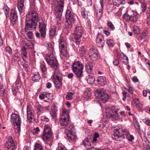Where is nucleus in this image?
I'll return each instance as SVG.
<instances>
[{
  "mask_svg": "<svg viewBox=\"0 0 150 150\" xmlns=\"http://www.w3.org/2000/svg\"><path fill=\"white\" fill-rule=\"evenodd\" d=\"M38 15L37 12L33 11L29 12L26 15L24 30L25 32L28 30H35L36 28L37 22H38V28L42 38L46 36V24L43 20L38 19Z\"/></svg>",
  "mask_w": 150,
  "mask_h": 150,
  "instance_id": "1",
  "label": "nucleus"
},
{
  "mask_svg": "<svg viewBox=\"0 0 150 150\" xmlns=\"http://www.w3.org/2000/svg\"><path fill=\"white\" fill-rule=\"evenodd\" d=\"M129 134L128 131L126 129L119 128L114 130L112 137L114 140L120 141L125 138V137H126L127 138L129 137L128 138V140L129 141H131L134 139V137L132 135H129Z\"/></svg>",
  "mask_w": 150,
  "mask_h": 150,
  "instance_id": "2",
  "label": "nucleus"
},
{
  "mask_svg": "<svg viewBox=\"0 0 150 150\" xmlns=\"http://www.w3.org/2000/svg\"><path fill=\"white\" fill-rule=\"evenodd\" d=\"M59 41L60 57L63 58L67 57L68 56V52L67 50V43L66 38L61 37Z\"/></svg>",
  "mask_w": 150,
  "mask_h": 150,
  "instance_id": "3",
  "label": "nucleus"
},
{
  "mask_svg": "<svg viewBox=\"0 0 150 150\" xmlns=\"http://www.w3.org/2000/svg\"><path fill=\"white\" fill-rule=\"evenodd\" d=\"M83 67V65L80 62L76 61L73 64L72 70L77 78H79L82 77Z\"/></svg>",
  "mask_w": 150,
  "mask_h": 150,
  "instance_id": "4",
  "label": "nucleus"
},
{
  "mask_svg": "<svg viewBox=\"0 0 150 150\" xmlns=\"http://www.w3.org/2000/svg\"><path fill=\"white\" fill-rule=\"evenodd\" d=\"M11 121L13 124V128L16 133H18L20 131L21 119L19 116L16 114H12L11 116Z\"/></svg>",
  "mask_w": 150,
  "mask_h": 150,
  "instance_id": "5",
  "label": "nucleus"
},
{
  "mask_svg": "<svg viewBox=\"0 0 150 150\" xmlns=\"http://www.w3.org/2000/svg\"><path fill=\"white\" fill-rule=\"evenodd\" d=\"M65 18L66 21L65 23V27L68 29H70L72 27V24L76 21L75 17L71 13L70 10L68 9L66 10Z\"/></svg>",
  "mask_w": 150,
  "mask_h": 150,
  "instance_id": "6",
  "label": "nucleus"
},
{
  "mask_svg": "<svg viewBox=\"0 0 150 150\" xmlns=\"http://www.w3.org/2000/svg\"><path fill=\"white\" fill-rule=\"evenodd\" d=\"M106 116L107 118H111L112 121H115L121 118L113 106L110 107L107 110Z\"/></svg>",
  "mask_w": 150,
  "mask_h": 150,
  "instance_id": "7",
  "label": "nucleus"
},
{
  "mask_svg": "<svg viewBox=\"0 0 150 150\" xmlns=\"http://www.w3.org/2000/svg\"><path fill=\"white\" fill-rule=\"evenodd\" d=\"M45 59L48 64L54 69H57V61L53 53H50L47 55L45 57Z\"/></svg>",
  "mask_w": 150,
  "mask_h": 150,
  "instance_id": "8",
  "label": "nucleus"
},
{
  "mask_svg": "<svg viewBox=\"0 0 150 150\" xmlns=\"http://www.w3.org/2000/svg\"><path fill=\"white\" fill-rule=\"evenodd\" d=\"M74 33V40L78 44L81 41V38L83 33V29L81 26H78L75 27Z\"/></svg>",
  "mask_w": 150,
  "mask_h": 150,
  "instance_id": "9",
  "label": "nucleus"
},
{
  "mask_svg": "<svg viewBox=\"0 0 150 150\" xmlns=\"http://www.w3.org/2000/svg\"><path fill=\"white\" fill-rule=\"evenodd\" d=\"M96 96L102 100V101L105 102L109 98L108 95L106 93L105 91L103 88H99L96 91Z\"/></svg>",
  "mask_w": 150,
  "mask_h": 150,
  "instance_id": "10",
  "label": "nucleus"
},
{
  "mask_svg": "<svg viewBox=\"0 0 150 150\" xmlns=\"http://www.w3.org/2000/svg\"><path fill=\"white\" fill-rule=\"evenodd\" d=\"M69 116L67 111L64 110L59 120V122L61 126H65L67 125L69 122Z\"/></svg>",
  "mask_w": 150,
  "mask_h": 150,
  "instance_id": "11",
  "label": "nucleus"
},
{
  "mask_svg": "<svg viewBox=\"0 0 150 150\" xmlns=\"http://www.w3.org/2000/svg\"><path fill=\"white\" fill-rule=\"evenodd\" d=\"M52 133L51 129L48 125L45 126L44 132L42 137L43 140L44 141H49L52 137Z\"/></svg>",
  "mask_w": 150,
  "mask_h": 150,
  "instance_id": "12",
  "label": "nucleus"
},
{
  "mask_svg": "<svg viewBox=\"0 0 150 150\" xmlns=\"http://www.w3.org/2000/svg\"><path fill=\"white\" fill-rule=\"evenodd\" d=\"M52 79L55 85H61L62 84V77L61 74L59 73L57 70H55L54 72V74L52 76Z\"/></svg>",
  "mask_w": 150,
  "mask_h": 150,
  "instance_id": "13",
  "label": "nucleus"
},
{
  "mask_svg": "<svg viewBox=\"0 0 150 150\" xmlns=\"http://www.w3.org/2000/svg\"><path fill=\"white\" fill-rule=\"evenodd\" d=\"M5 146L8 150H15V143L11 137L9 136L6 137Z\"/></svg>",
  "mask_w": 150,
  "mask_h": 150,
  "instance_id": "14",
  "label": "nucleus"
},
{
  "mask_svg": "<svg viewBox=\"0 0 150 150\" xmlns=\"http://www.w3.org/2000/svg\"><path fill=\"white\" fill-rule=\"evenodd\" d=\"M103 6L104 5L103 0H100V3L98 4L95 7L96 13V18L98 20H99L102 16Z\"/></svg>",
  "mask_w": 150,
  "mask_h": 150,
  "instance_id": "15",
  "label": "nucleus"
},
{
  "mask_svg": "<svg viewBox=\"0 0 150 150\" xmlns=\"http://www.w3.org/2000/svg\"><path fill=\"white\" fill-rule=\"evenodd\" d=\"M89 57L90 59L93 61L96 60L98 58V52L97 50L94 48L90 50L89 52Z\"/></svg>",
  "mask_w": 150,
  "mask_h": 150,
  "instance_id": "16",
  "label": "nucleus"
},
{
  "mask_svg": "<svg viewBox=\"0 0 150 150\" xmlns=\"http://www.w3.org/2000/svg\"><path fill=\"white\" fill-rule=\"evenodd\" d=\"M96 41L97 45L99 47H103L104 44V40L103 35L98 33L97 35Z\"/></svg>",
  "mask_w": 150,
  "mask_h": 150,
  "instance_id": "17",
  "label": "nucleus"
},
{
  "mask_svg": "<svg viewBox=\"0 0 150 150\" xmlns=\"http://www.w3.org/2000/svg\"><path fill=\"white\" fill-rule=\"evenodd\" d=\"M63 10V9L58 8H57L55 10L56 19L58 23H60L61 22Z\"/></svg>",
  "mask_w": 150,
  "mask_h": 150,
  "instance_id": "18",
  "label": "nucleus"
},
{
  "mask_svg": "<svg viewBox=\"0 0 150 150\" xmlns=\"http://www.w3.org/2000/svg\"><path fill=\"white\" fill-rule=\"evenodd\" d=\"M10 21L11 23L14 25L17 20V15L16 11L14 9L11 10L10 13Z\"/></svg>",
  "mask_w": 150,
  "mask_h": 150,
  "instance_id": "19",
  "label": "nucleus"
},
{
  "mask_svg": "<svg viewBox=\"0 0 150 150\" xmlns=\"http://www.w3.org/2000/svg\"><path fill=\"white\" fill-rule=\"evenodd\" d=\"M43 107L40 105L38 104L35 107V111L38 117L42 115L44 112Z\"/></svg>",
  "mask_w": 150,
  "mask_h": 150,
  "instance_id": "20",
  "label": "nucleus"
},
{
  "mask_svg": "<svg viewBox=\"0 0 150 150\" xmlns=\"http://www.w3.org/2000/svg\"><path fill=\"white\" fill-rule=\"evenodd\" d=\"M27 52H26V48L24 47H21V56L23 60L25 62H28L29 61V59L27 56Z\"/></svg>",
  "mask_w": 150,
  "mask_h": 150,
  "instance_id": "21",
  "label": "nucleus"
},
{
  "mask_svg": "<svg viewBox=\"0 0 150 150\" xmlns=\"http://www.w3.org/2000/svg\"><path fill=\"white\" fill-rule=\"evenodd\" d=\"M50 37L51 38H53L56 35V28L54 25H52L49 31Z\"/></svg>",
  "mask_w": 150,
  "mask_h": 150,
  "instance_id": "22",
  "label": "nucleus"
},
{
  "mask_svg": "<svg viewBox=\"0 0 150 150\" xmlns=\"http://www.w3.org/2000/svg\"><path fill=\"white\" fill-rule=\"evenodd\" d=\"M24 0H18L17 7L20 13H22L24 7Z\"/></svg>",
  "mask_w": 150,
  "mask_h": 150,
  "instance_id": "23",
  "label": "nucleus"
},
{
  "mask_svg": "<svg viewBox=\"0 0 150 150\" xmlns=\"http://www.w3.org/2000/svg\"><path fill=\"white\" fill-rule=\"evenodd\" d=\"M41 78L40 74L38 72H34L32 76V80L34 82H38Z\"/></svg>",
  "mask_w": 150,
  "mask_h": 150,
  "instance_id": "24",
  "label": "nucleus"
},
{
  "mask_svg": "<svg viewBox=\"0 0 150 150\" xmlns=\"http://www.w3.org/2000/svg\"><path fill=\"white\" fill-rule=\"evenodd\" d=\"M85 68L86 72L88 73L91 72L93 69V64L90 62H88L86 64Z\"/></svg>",
  "mask_w": 150,
  "mask_h": 150,
  "instance_id": "25",
  "label": "nucleus"
},
{
  "mask_svg": "<svg viewBox=\"0 0 150 150\" xmlns=\"http://www.w3.org/2000/svg\"><path fill=\"white\" fill-rule=\"evenodd\" d=\"M98 83L101 86L105 85L106 83V80L105 77L103 76H99L97 80Z\"/></svg>",
  "mask_w": 150,
  "mask_h": 150,
  "instance_id": "26",
  "label": "nucleus"
},
{
  "mask_svg": "<svg viewBox=\"0 0 150 150\" xmlns=\"http://www.w3.org/2000/svg\"><path fill=\"white\" fill-rule=\"evenodd\" d=\"M72 127L73 126H71V128H70V129L68 131V132L67 133V137L71 140L74 139L76 137L75 133H73L71 130Z\"/></svg>",
  "mask_w": 150,
  "mask_h": 150,
  "instance_id": "27",
  "label": "nucleus"
},
{
  "mask_svg": "<svg viewBox=\"0 0 150 150\" xmlns=\"http://www.w3.org/2000/svg\"><path fill=\"white\" fill-rule=\"evenodd\" d=\"M149 0H139L141 4V7L142 11L143 12H144L146 8V4H147L149 1Z\"/></svg>",
  "mask_w": 150,
  "mask_h": 150,
  "instance_id": "28",
  "label": "nucleus"
},
{
  "mask_svg": "<svg viewBox=\"0 0 150 150\" xmlns=\"http://www.w3.org/2000/svg\"><path fill=\"white\" fill-rule=\"evenodd\" d=\"M40 69L43 74H44V77H47V68L46 65L44 64H41L40 65Z\"/></svg>",
  "mask_w": 150,
  "mask_h": 150,
  "instance_id": "29",
  "label": "nucleus"
},
{
  "mask_svg": "<svg viewBox=\"0 0 150 150\" xmlns=\"http://www.w3.org/2000/svg\"><path fill=\"white\" fill-rule=\"evenodd\" d=\"M114 5L113 4H107L106 7V11L108 12H112L115 8Z\"/></svg>",
  "mask_w": 150,
  "mask_h": 150,
  "instance_id": "30",
  "label": "nucleus"
},
{
  "mask_svg": "<svg viewBox=\"0 0 150 150\" xmlns=\"http://www.w3.org/2000/svg\"><path fill=\"white\" fill-rule=\"evenodd\" d=\"M132 30L134 34L138 35L140 33L141 29L139 27L134 25L132 28Z\"/></svg>",
  "mask_w": 150,
  "mask_h": 150,
  "instance_id": "31",
  "label": "nucleus"
},
{
  "mask_svg": "<svg viewBox=\"0 0 150 150\" xmlns=\"http://www.w3.org/2000/svg\"><path fill=\"white\" fill-rule=\"evenodd\" d=\"M137 15L138 13L137 12H134L133 14L130 15V21L133 22H136L138 20Z\"/></svg>",
  "mask_w": 150,
  "mask_h": 150,
  "instance_id": "32",
  "label": "nucleus"
},
{
  "mask_svg": "<svg viewBox=\"0 0 150 150\" xmlns=\"http://www.w3.org/2000/svg\"><path fill=\"white\" fill-rule=\"evenodd\" d=\"M83 145L85 147L88 149V150H89L90 148H91L89 147L91 146V143L88 138H86L83 141Z\"/></svg>",
  "mask_w": 150,
  "mask_h": 150,
  "instance_id": "33",
  "label": "nucleus"
},
{
  "mask_svg": "<svg viewBox=\"0 0 150 150\" xmlns=\"http://www.w3.org/2000/svg\"><path fill=\"white\" fill-rule=\"evenodd\" d=\"M95 81V78L92 76L88 75L87 79V81L88 83L91 85L94 84Z\"/></svg>",
  "mask_w": 150,
  "mask_h": 150,
  "instance_id": "34",
  "label": "nucleus"
},
{
  "mask_svg": "<svg viewBox=\"0 0 150 150\" xmlns=\"http://www.w3.org/2000/svg\"><path fill=\"white\" fill-rule=\"evenodd\" d=\"M81 14L83 18L86 19L88 18V15L86 13L85 8L83 7L81 9Z\"/></svg>",
  "mask_w": 150,
  "mask_h": 150,
  "instance_id": "35",
  "label": "nucleus"
},
{
  "mask_svg": "<svg viewBox=\"0 0 150 150\" xmlns=\"http://www.w3.org/2000/svg\"><path fill=\"white\" fill-rule=\"evenodd\" d=\"M107 43L109 47H112L115 44V42L113 39H110L107 40Z\"/></svg>",
  "mask_w": 150,
  "mask_h": 150,
  "instance_id": "36",
  "label": "nucleus"
},
{
  "mask_svg": "<svg viewBox=\"0 0 150 150\" xmlns=\"http://www.w3.org/2000/svg\"><path fill=\"white\" fill-rule=\"evenodd\" d=\"M148 33V31L147 30H144L142 33L141 35L139 37L141 40L144 39L147 36Z\"/></svg>",
  "mask_w": 150,
  "mask_h": 150,
  "instance_id": "37",
  "label": "nucleus"
},
{
  "mask_svg": "<svg viewBox=\"0 0 150 150\" xmlns=\"http://www.w3.org/2000/svg\"><path fill=\"white\" fill-rule=\"evenodd\" d=\"M58 4V6L57 8L63 9L64 7V0H57Z\"/></svg>",
  "mask_w": 150,
  "mask_h": 150,
  "instance_id": "38",
  "label": "nucleus"
},
{
  "mask_svg": "<svg viewBox=\"0 0 150 150\" xmlns=\"http://www.w3.org/2000/svg\"><path fill=\"white\" fill-rule=\"evenodd\" d=\"M27 119L28 120H31L33 119L34 116V113L33 112H31L27 113Z\"/></svg>",
  "mask_w": 150,
  "mask_h": 150,
  "instance_id": "39",
  "label": "nucleus"
},
{
  "mask_svg": "<svg viewBox=\"0 0 150 150\" xmlns=\"http://www.w3.org/2000/svg\"><path fill=\"white\" fill-rule=\"evenodd\" d=\"M145 143L143 144L145 150H150V143L148 141H145Z\"/></svg>",
  "mask_w": 150,
  "mask_h": 150,
  "instance_id": "40",
  "label": "nucleus"
},
{
  "mask_svg": "<svg viewBox=\"0 0 150 150\" xmlns=\"http://www.w3.org/2000/svg\"><path fill=\"white\" fill-rule=\"evenodd\" d=\"M79 52L80 55L81 56H83L85 54L86 50L84 46H82L80 48L79 50Z\"/></svg>",
  "mask_w": 150,
  "mask_h": 150,
  "instance_id": "41",
  "label": "nucleus"
},
{
  "mask_svg": "<svg viewBox=\"0 0 150 150\" xmlns=\"http://www.w3.org/2000/svg\"><path fill=\"white\" fill-rule=\"evenodd\" d=\"M122 53L124 55V56L122 57V59L123 60V63L125 64H127L129 63L128 58L124 53Z\"/></svg>",
  "mask_w": 150,
  "mask_h": 150,
  "instance_id": "42",
  "label": "nucleus"
},
{
  "mask_svg": "<svg viewBox=\"0 0 150 150\" xmlns=\"http://www.w3.org/2000/svg\"><path fill=\"white\" fill-rule=\"evenodd\" d=\"M113 4L115 6H118L123 3V0H112Z\"/></svg>",
  "mask_w": 150,
  "mask_h": 150,
  "instance_id": "43",
  "label": "nucleus"
},
{
  "mask_svg": "<svg viewBox=\"0 0 150 150\" xmlns=\"http://www.w3.org/2000/svg\"><path fill=\"white\" fill-rule=\"evenodd\" d=\"M74 93L71 92H68L65 96V98L67 100H70L72 99V96L74 94Z\"/></svg>",
  "mask_w": 150,
  "mask_h": 150,
  "instance_id": "44",
  "label": "nucleus"
},
{
  "mask_svg": "<svg viewBox=\"0 0 150 150\" xmlns=\"http://www.w3.org/2000/svg\"><path fill=\"white\" fill-rule=\"evenodd\" d=\"M47 95V94H45L44 93H42L40 95L39 97L40 99L46 101H47V100L45 99V98H48Z\"/></svg>",
  "mask_w": 150,
  "mask_h": 150,
  "instance_id": "45",
  "label": "nucleus"
},
{
  "mask_svg": "<svg viewBox=\"0 0 150 150\" xmlns=\"http://www.w3.org/2000/svg\"><path fill=\"white\" fill-rule=\"evenodd\" d=\"M34 149L35 150H43V148L40 144L36 143L35 144Z\"/></svg>",
  "mask_w": 150,
  "mask_h": 150,
  "instance_id": "46",
  "label": "nucleus"
},
{
  "mask_svg": "<svg viewBox=\"0 0 150 150\" xmlns=\"http://www.w3.org/2000/svg\"><path fill=\"white\" fill-rule=\"evenodd\" d=\"M46 47H47V49L52 52L51 53H53L54 50L53 47L52 45L50 43L47 44Z\"/></svg>",
  "mask_w": 150,
  "mask_h": 150,
  "instance_id": "47",
  "label": "nucleus"
},
{
  "mask_svg": "<svg viewBox=\"0 0 150 150\" xmlns=\"http://www.w3.org/2000/svg\"><path fill=\"white\" fill-rule=\"evenodd\" d=\"M99 137V134L97 132H95L94 134V136L93 137V139L92 141V142L93 143H94L96 142L97 141V138H98Z\"/></svg>",
  "mask_w": 150,
  "mask_h": 150,
  "instance_id": "48",
  "label": "nucleus"
},
{
  "mask_svg": "<svg viewBox=\"0 0 150 150\" xmlns=\"http://www.w3.org/2000/svg\"><path fill=\"white\" fill-rule=\"evenodd\" d=\"M4 11V13L5 16L6 18L8 16L9 12V8L7 6H5L3 8Z\"/></svg>",
  "mask_w": 150,
  "mask_h": 150,
  "instance_id": "49",
  "label": "nucleus"
},
{
  "mask_svg": "<svg viewBox=\"0 0 150 150\" xmlns=\"http://www.w3.org/2000/svg\"><path fill=\"white\" fill-rule=\"evenodd\" d=\"M134 125L136 129L139 132L140 131V125L139 122L137 121L134 122Z\"/></svg>",
  "mask_w": 150,
  "mask_h": 150,
  "instance_id": "50",
  "label": "nucleus"
},
{
  "mask_svg": "<svg viewBox=\"0 0 150 150\" xmlns=\"http://www.w3.org/2000/svg\"><path fill=\"white\" fill-rule=\"evenodd\" d=\"M108 27L110 28L111 30H113L115 29V28L112 23L110 21H108L107 24Z\"/></svg>",
  "mask_w": 150,
  "mask_h": 150,
  "instance_id": "51",
  "label": "nucleus"
},
{
  "mask_svg": "<svg viewBox=\"0 0 150 150\" xmlns=\"http://www.w3.org/2000/svg\"><path fill=\"white\" fill-rule=\"evenodd\" d=\"M56 150H67L64 146L61 144H59Z\"/></svg>",
  "mask_w": 150,
  "mask_h": 150,
  "instance_id": "52",
  "label": "nucleus"
},
{
  "mask_svg": "<svg viewBox=\"0 0 150 150\" xmlns=\"http://www.w3.org/2000/svg\"><path fill=\"white\" fill-rule=\"evenodd\" d=\"M41 120L42 122H43V123L48 122L49 120V119L45 116H42L41 117Z\"/></svg>",
  "mask_w": 150,
  "mask_h": 150,
  "instance_id": "53",
  "label": "nucleus"
},
{
  "mask_svg": "<svg viewBox=\"0 0 150 150\" xmlns=\"http://www.w3.org/2000/svg\"><path fill=\"white\" fill-rule=\"evenodd\" d=\"M5 50L9 54L11 55L12 54V49L9 46H7L5 48Z\"/></svg>",
  "mask_w": 150,
  "mask_h": 150,
  "instance_id": "54",
  "label": "nucleus"
},
{
  "mask_svg": "<svg viewBox=\"0 0 150 150\" xmlns=\"http://www.w3.org/2000/svg\"><path fill=\"white\" fill-rule=\"evenodd\" d=\"M22 65L24 69L27 72L29 71L30 69V67L25 64H23Z\"/></svg>",
  "mask_w": 150,
  "mask_h": 150,
  "instance_id": "55",
  "label": "nucleus"
},
{
  "mask_svg": "<svg viewBox=\"0 0 150 150\" xmlns=\"http://www.w3.org/2000/svg\"><path fill=\"white\" fill-rule=\"evenodd\" d=\"M123 18L126 21H130V15H129L128 14H125L123 15Z\"/></svg>",
  "mask_w": 150,
  "mask_h": 150,
  "instance_id": "56",
  "label": "nucleus"
},
{
  "mask_svg": "<svg viewBox=\"0 0 150 150\" xmlns=\"http://www.w3.org/2000/svg\"><path fill=\"white\" fill-rule=\"evenodd\" d=\"M91 92L89 90L85 91L84 93V95L85 96H87L88 97H90L91 96Z\"/></svg>",
  "mask_w": 150,
  "mask_h": 150,
  "instance_id": "57",
  "label": "nucleus"
},
{
  "mask_svg": "<svg viewBox=\"0 0 150 150\" xmlns=\"http://www.w3.org/2000/svg\"><path fill=\"white\" fill-rule=\"evenodd\" d=\"M144 122L147 125L150 126V119L149 118H145L144 120Z\"/></svg>",
  "mask_w": 150,
  "mask_h": 150,
  "instance_id": "58",
  "label": "nucleus"
},
{
  "mask_svg": "<svg viewBox=\"0 0 150 150\" xmlns=\"http://www.w3.org/2000/svg\"><path fill=\"white\" fill-rule=\"evenodd\" d=\"M26 46L28 47V48L32 49L34 48V45L32 43H30V44L26 43Z\"/></svg>",
  "mask_w": 150,
  "mask_h": 150,
  "instance_id": "59",
  "label": "nucleus"
},
{
  "mask_svg": "<svg viewBox=\"0 0 150 150\" xmlns=\"http://www.w3.org/2000/svg\"><path fill=\"white\" fill-rule=\"evenodd\" d=\"M7 18L6 16H0V21L1 23H4Z\"/></svg>",
  "mask_w": 150,
  "mask_h": 150,
  "instance_id": "60",
  "label": "nucleus"
},
{
  "mask_svg": "<svg viewBox=\"0 0 150 150\" xmlns=\"http://www.w3.org/2000/svg\"><path fill=\"white\" fill-rule=\"evenodd\" d=\"M27 35L30 39H32L33 38V33L32 32H28L27 34Z\"/></svg>",
  "mask_w": 150,
  "mask_h": 150,
  "instance_id": "61",
  "label": "nucleus"
},
{
  "mask_svg": "<svg viewBox=\"0 0 150 150\" xmlns=\"http://www.w3.org/2000/svg\"><path fill=\"white\" fill-rule=\"evenodd\" d=\"M86 26L87 28L88 29H90L91 28V25L89 21H87L86 24Z\"/></svg>",
  "mask_w": 150,
  "mask_h": 150,
  "instance_id": "62",
  "label": "nucleus"
},
{
  "mask_svg": "<svg viewBox=\"0 0 150 150\" xmlns=\"http://www.w3.org/2000/svg\"><path fill=\"white\" fill-rule=\"evenodd\" d=\"M113 64L115 66H117L120 64L119 60L117 59H115L113 62Z\"/></svg>",
  "mask_w": 150,
  "mask_h": 150,
  "instance_id": "63",
  "label": "nucleus"
},
{
  "mask_svg": "<svg viewBox=\"0 0 150 150\" xmlns=\"http://www.w3.org/2000/svg\"><path fill=\"white\" fill-rule=\"evenodd\" d=\"M32 111V107L31 105H28L27 107V113Z\"/></svg>",
  "mask_w": 150,
  "mask_h": 150,
  "instance_id": "64",
  "label": "nucleus"
}]
</instances>
